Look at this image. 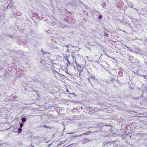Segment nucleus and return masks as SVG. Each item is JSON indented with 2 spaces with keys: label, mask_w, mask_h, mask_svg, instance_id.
<instances>
[{
  "label": "nucleus",
  "mask_w": 147,
  "mask_h": 147,
  "mask_svg": "<svg viewBox=\"0 0 147 147\" xmlns=\"http://www.w3.org/2000/svg\"><path fill=\"white\" fill-rule=\"evenodd\" d=\"M145 134H140L138 133L136 134V135L137 136H139L140 137H143L145 135Z\"/></svg>",
  "instance_id": "6e6552de"
},
{
  "label": "nucleus",
  "mask_w": 147,
  "mask_h": 147,
  "mask_svg": "<svg viewBox=\"0 0 147 147\" xmlns=\"http://www.w3.org/2000/svg\"><path fill=\"white\" fill-rule=\"evenodd\" d=\"M136 129V130H137V129H138V130L137 131L138 132H141L142 131L143 129L142 127H137Z\"/></svg>",
  "instance_id": "0eeeda50"
},
{
  "label": "nucleus",
  "mask_w": 147,
  "mask_h": 147,
  "mask_svg": "<svg viewBox=\"0 0 147 147\" xmlns=\"http://www.w3.org/2000/svg\"><path fill=\"white\" fill-rule=\"evenodd\" d=\"M26 120L25 118H23L22 119V122H26Z\"/></svg>",
  "instance_id": "4468645a"
},
{
  "label": "nucleus",
  "mask_w": 147,
  "mask_h": 147,
  "mask_svg": "<svg viewBox=\"0 0 147 147\" xmlns=\"http://www.w3.org/2000/svg\"><path fill=\"white\" fill-rule=\"evenodd\" d=\"M146 64L147 65V61L146 62Z\"/></svg>",
  "instance_id": "7c9ffc66"
},
{
  "label": "nucleus",
  "mask_w": 147,
  "mask_h": 147,
  "mask_svg": "<svg viewBox=\"0 0 147 147\" xmlns=\"http://www.w3.org/2000/svg\"><path fill=\"white\" fill-rule=\"evenodd\" d=\"M67 51H69V49H67Z\"/></svg>",
  "instance_id": "c85d7f7f"
},
{
  "label": "nucleus",
  "mask_w": 147,
  "mask_h": 147,
  "mask_svg": "<svg viewBox=\"0 0 147 147\" xmlns=\"http://www.w3.org/2000/svg\"><path fill=\"white\" fill-rule=\"evenodd\" d=\"M66 47H67V48H68V45H67V46H66Z\"/></svg>",
  "instance_id": "a878e982"
},
{
  "label": "nucleus",
  "mask_w": 147,
  "mask_h": 147,
  "mask_svg": "<svg viewBox=\"0 0 147 147\" xmlns=\"http://www.w3.org/2000/svg\"><path fill=\"white\" fill-rule=\"evenodd\" d=\"M92 85L94 86L96 84H99V80L95 77L94 75H92Z\"/></svg>",
  "instance_id": "f03ea898"
},
{
  "label": "nucleus",
  "mask_w": 147,
  "mask_h": 147,
  "mask_svg": "<svg viewBox=\"0 0 147 147\" xmlns=\"http://www.w3.org/2000/svg\"><path fill=\"white\" fill-rule=\"evenodd\" d=\"M77 67L78 68L79 67H81V66L80 65H78V66H77Z\"/></svg>",
  "instance_id": "412c9836"
},
{
  "label": "nucleus",
  "mask_w": 147,
  "mask_h": 147,
  "mask_svg": "<svg viewBox=\"0 0 147 147\" xmlns=\"http://www.w3.org/2000/svg\"><path fill=\"white\" fill-rule=\"evenodd\" d=\"M76 51H74L73 52V53H75Z\"/></svg>",
  "instance_id": "cd10ccee"
},
{
  "label": "nucleus",
  "mask_w": 147,
  "mask_h": 147,
  "mask_svg": "<svg viewBox=\"0 0 147 147\" xmlns=\"http://www.w3.org/2000/svg\"><path fill=\"white\" fill-rule=\"evenodd\" d=\"M86 134V133H84L83 134H82V135ZM82 135V134L81 135Z\"/></svg>",
  "instance_id": "5701e85b"
},
{
  "label": "nucleus",
  "mask_w": 147,
  "mask_h": 147,
  "mask_svg": "<svg viewBox=\"0 0 147 147\" xmlns=\"http://www.w3.org/2000/svg\"><path fill=\"white\" fill-rule=\"evenodd\" d=\"M126 47L127 48H128V47L127 46H126Z\"/></svg>",
  "instance_id": "72a5a7b5"
},
{
  "label": "nucleus",
  "mask_w": 147,
  "mask_h": 147,
  "mask_svg": "<svg viewBox=\"0 0 147 147\" xmlns=\"http://www.w3.org/2000/svg\"><path fill=\"white\" fill-rule=\"evenodd\" d=\"M94 113H95V112H94L93 113H92V115L94 114Z\"/></svg>",
  "instance_id": "bb28decb"
},
{
  "label": "nucleus",
  "mask_w": 147,
  "mask_h": 147,
  "mask_svg": "<svg viewBox=\"0 0 147 147\" xmlns=\"http://www.w3.org/2000/svg\"><path fill=\"white\" fill-rule=\"evenodd\" d=\"M94 45H92V46H94Z\"/></svg>",
  "instance_id": "e433bc0d"
},
{
  "label": "nucleus",
  "mask_w": 147,
  "mask_h": 147,
  "mask_svg": "<svg viewBox=\"0 0 147 147\" xmlns=\"http://www.w3.org/2000/svg\"><path fill=\"white\" fill-rule=\"evenodd\" d=\"M94 32V31H92V32ZM92 34V35H94V34H93V33Z\"/></svg>",
  "instance_id": "473e14b6"
},
{
  "label": "nucleus",
  "mask_w": 147,
  "mask_h": 147,
  "mask_svg": "<svg viewBox=\"0 0 147 147\" xmlns=\"http://www.w3.org/2000/svg\"><path fill=\"white\" fill-rule=\"evenodd\" d=\"M92 87H93L94 88H95L94 87H93V86H92Z\"/></svg>",
  "instance_id": "2f4dec72"
},
{
  "label": "nucleus",
  "mask_w": 147,
  "mask_h": 147,
  "mask_svg": "<svg viewBox=\"0 0 147 147\" xmlns=\"http://www.w3.org/2000/svg\"><path fill=\"white\" fill-rule=\"evenodd\" d=\"M110 80L111 81L113 82L114 80L116 81V80L114 78H111Z\"/></svg>",
  "instance_id": "2eb2a0df"
},
{
  "label": "nucleus",
  "mask_w": 147,
  "mask_h": 147,
  "mask_svg": "<svg viewBox=\"0 0 147 147\" xmlns=\"http://www.w3.org/2000/svg\"><path fill=\"white\" fill-rule=\"evenodd\" d=\"M98 61H99L98 60H97V61H93V62H97L98 63Z\"/></svg>",
  "instance_id": "aec40b11"
},
{
  "label": "nucleus",
  "mask_w": 147,
  "mask_h": 147,
  "mask_svg": "<svg viewBox=\"0 0 147 147\" xmlns=\"http://www.w3.org/2000/svg\"><path fill=\"white\" fill-rule=\"evenodd\" d=\"M96 16H98V15H96Z\"/></svg>",
  "instance_id": "ea45409f"
},
{
  "label": "nucleus",
  "mask_w": 147,
  "mask_h": 147,
  "mask_svg": "<svg viewBox=\"0 0 147 147\" xmlns=\"http://www.w3.org/2000/svg\"><path fill=\"white\" fill-rule=\"evenodd\" d=\"M92 95H93V92H92ZM94 96L96 98L97 97V96H98V95L96 94L95 95V96H94L93 95H92V99H94V100H95V98L93 96Z\"/></svg>",
  "instance_id": "9d476101"
},
{
  "label": "nucleus",
  "mask_w": 147,
  "mask_h": 147,
  "mask_svg": "<svg viewBox=\"0 0 147 147\" xmlns=\"http://www.w3.org/2000/svg\"><path fill=\"white\" fill-rule=\"evenodd\" d=\"M76 64L77 65V63L76 62Z\"/></svg>",
  "instance_id": "c9c22d12"
},
{
  "label": "nucleus",
  "mask_w": 147,
  "mask_h": 147,
  "mask_svg": "<svg viewBox=\"0 0 147 147\" xmlns=\"http://www.w3.org/2000/svg\"><path fill=\"white\" fill-rule=\"evenodd\" d=\"M126 143L127 144H129V141H125Z\"/></svg>",
  "instance_id": "6ab92c4d"
},
{
  "label": "nucleus",
  "mask_w": 147,
  "mask_h": 147,
  "mask_svg": "<svg viewBox=\"0 0 147 147\" xmlns=\"http://www.w3.org/2000/svg\"><path fill=\"white\" fill-rule=\"evenodd\" d=\"M140 97H136V98H135V97H132V99L133 100H134V99H138Z\"/></svg>",
  "instance_id": "dca6fc26"
},
{
  "label": "nucleus",
  "mask_w": 147,
  "mask_h": 147,
  "mask_svg": "<svg viewBox=\"0 0 147 147\" xmlns=\"http://www.w3.org/2000/svg\"><path fill=\"white\" fill-rule=\"evenodd\" d=\"M137 61H138L137 62L138 63V61H139V60H138Z\"/></svg>",
  "instance_id": "c756f323"
},
{
  "label": "nucleus",
  "mask_w": 147,
  "mask_h": 147,
  "mask_svg": "<svg viewBox=\"0 0 147 147\" xmlns=\"http://www.w3.org/2000/svg\"><path fill=\"white\" fill-rule=\"evenodd\" d=\"M118 74L120 77H122L123 75V71L122 70H120L118 72Z\"/></svg>",
  "instance_id": "1a4fd4ad"
},
{
  "label": "nucleus",
  "mask_w": 147,
  "mask_h": 147,
  "mask_svg": "<svg viewBox=\"0 0 147 147\" xmlns=\"http://www.w3.org/2000/svg\"><path fill=\"white\" fill-rule=\"evenodd\" d=\"M116 81L117 82L120 84H121L123 83L121 80V79L120 77H117V79H116Z\"/></svg>",
  "instance_id": "423d86ee"
},
{
  "label": "nucleus",
  "mask_w": 147,
  "mask_h": 147,
  "mask_svg": "<svg viewBox=\"0 0 147 147\" xmlns=\"http://www.w3.org/2000/svg\"><path fill=\"white\" fill-rule=\"evenodd\" d=\"M93 103L94 104H95V103H94V102H93Z\"/></svg>",
  "instance_id": "4c0bfd02"
},
{
  "label": "nucleus",
  "mask_w": 147,
  "mask_h": 147,
  "mask_svg": "<svg viewBox=\"0 0 147 147\" xmlns=\"http://www.w3.org/2000/svg\"><path fill=\"white\" fill-rule=\"evenodd\" d=\"M22 131V129L21 128H20L18 129V133H20Z\"/></svg>",
  "instance_id": "f8f14e48"
},
{
  "label": "nucleus",
  "mask_w": 147,
  "mask_h": 147,
  "mask_svg": "<svg viewBox=\"0 0 147 147\" xmlns=\"http://www.w3.org/2000/svg\"><path fill=\"white\" fill-rule=\"evenodd\" d=\"M131 19H133L134 18L133 17H131Z\"/></svg>",
  "instance_id": "393cba45"
},
{
  "label": "nucleus",
  "mask_w": 147,
  "mask_h": 147,
  "mask_svg": "<svg viewBox=\"0 0 147 147\" xmlns=\"http://www.w3.org/2000/svg\"><path fill=\"white\" fill-rule=\"evenodd\" d=\"M125 2L127 3V4L128 5L129 7L130 8H133L135 9L138 12V9H136L134 8L133 7V4L132 3L130 2L127 1V0H125Z\"/></svg>",
  "instance_id": "7ed1b4c3"
},
{
  "label": "nucleus",
  "mask_w": 147,
  "mask_h": 147,
  "mask_svg": "<svg viewBox=\"0 0 147 147\" xmlns=\"http://www.w3.org/2000/svg\"><path fill=\"white\" fill-rule=\"evenodd\" d=\"M105 36H107V37L109 36V34L107 33H105Z\"/></svg>",
  "instance_id": "a211bd4d"
},
{
  "label": "nucleus",
  "mask_w": 147,
  "mask_h": 147,
  "mask_svg": "<svg viewBox=\"0 0 147 147\" xmlns=\"http://www.w3.org/2000/svg\"><path fill=\"white\" fill-rule=\"evenodd\" d=\"M95 111H98V109H96Z\"/></svg>",
  "instance_id": "b1692460"
},
{
  "label": "nucleus",
  "mask_w": 147,
  "mask_h": 147,
  "mask_svg": "<svg viewBox=\"0 0 147 147\" xmlns=\"http://www.w3.org/2000/svg\"><path fill=\"white\" fill-rule=\"evenodd\" d=\"M67 60L68 61V62H69V60H68V59H67Z\"/></svg>",
  "instance_id": "f704fd0d"
},
{
  "label": "nucleus",
  "mask_w": 147,
  "mask_h": 147,
  "mask_svg": "<svg viewBox=\"0 0 147 147\" xmlns=\"http://www.w3.org/2000/svg\"><path fill=\"white\" fill-rule=\"evenodd\" d=\"M96 16H98V15H96Z\"/></svg>",
  "instance_id": "58836bf2"
},
{
  "label": "nucleus",
  "mask_w": 147,
  "mask_h": 147,
  "mask_svg": "<svg viewBox=\"0 0 147 147\" xmlns=\"http://www.w3.org/2000/svg\"><path fill=\"white\" fill-rule=\"evenodd\" d=\"M115 142L114 141H109L108 142H105L103 143V146H105V145H107L109 144H111L113 142Z\"/></svg>",
  "instance_id": "39448f33"
},
{
  "label": "nucleus",
  "mask_w": 147,
  "mask_h": 147,
  "mask_svg": "<svg viewBox=\"0 0 147 147\" xmlns=\"http://www.w3.org/2000/svg\"><path fill=\"white\" fill-rule=\"evenodd\" d=\"M132 51L133 52L138 54H141V51L139 49L135 48L132 49Z\"/></svg>",
  "instance_id": "20e7f679"
},
{
  "label": "nucleus",
  "mask_w": 147,
  "mask_h": 147,
  "mask_svg": "<svg viewBox=\"0 0 147 147\" xmlns=\"http://www.w3.org/2000/svg\"><path fill=\"white\" fill-rule=\"evenodd\" d=\"M94 11L95 12V13H96V14H99V12L98 11H96V10L95 9H94Z\"/></svg>",
  "instance_id": "9b49d317"
},
{
  "label": "nucleus",
  "mask_w": 147,
  "mask_h": 147,
  "mask_svg": "<svg viewBox=\"0 0 147 147\" xmlns=\"http://www.w3.org/2000/svg\"><path fill=\"white\" fill-rule=\"evenodd\" d=\"M111 129V126L108 125H102L101 123H97L94 121L92 122V134L100 131L101 132L106 133Z\"/></svg>",
  "instance_id": "f257e3e1"
},
{
  "label": "nucleus",
  "mask_w": 147,
  "mask_h": 147,
  "mask_svg": "<svg viewBox=\"0 0 147 147\" xmlns=\"http://www.w3.org/2000/svg\"><path fill=\"white\" fill-rule=\"evenodd\" d=\"M67 11V12L68 13H71V12H70V11Z\"/></svg>",
  "instance_id": "4be33fe9"
},
{
  "label": "nucleus",
  "mask_w": 147,
  "mask_h": 147,
  "mask_svg": "<svg viewBox=\"0 0 147 147\" xmlns=\"http://www.w3.org/2000/svg\"><path fill=\"white\" fill-rule=\"evenodd\" d=\"M23 123H20V127L21 128L23 127Z\"/></svg>",
  "instance_id": "f3484780"
},
{
  "label": "nucleus",
  "mask_w": 147,
  "mask_h": 147,
  "mask_svg": "<svg viewBox=\"0 0 147 147\" xmlns=\"http://www.w3.org/2000/svg\"><path fill=\"white\" fill-rule=\"evenodd\" d=\"M102 15H100L99 16H98V19L100 20H101V18H102Z\"/></svg>",
  "instance_id": "ddd939ff"
}]
</instances>
